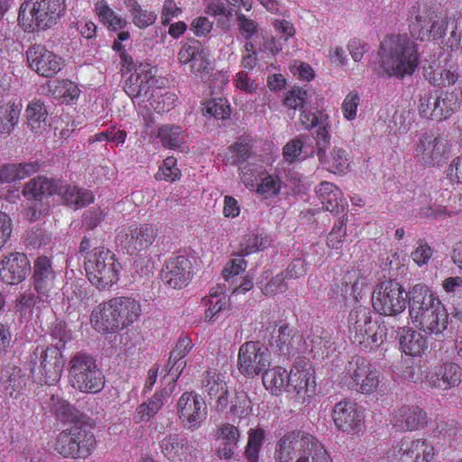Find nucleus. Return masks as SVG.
Returning a JSON list of instances; mask_svg holds the SVG:
<instances>
[{
	"instance_id": "nucleus-38",
	"label": "nucleus",
	"mask_w": 462,
	"mask_h": 462,
	"mask_svg": "<svg viewBox=\"0 0 462 462\" xmlns=\"http://www.w3.org/2000/svg\"><path fill=\"white\" fill-rule=\"evenodd\" d=\"M399 343L406 355L420 356L426 347L423 336L411 328H403L399 337Z\"/></svg>"
},
{
	"instance_id": "nucleus-49",
	"label": "nucleus",
	"mask_w": 462,
	"mask_h": 462,
	"mask_svg": "<svg viewBox=\"0 0 462 462\" xmlns=\"http://www.w3.org/2000/svg\"><path fill=\"white\" fill-rule=\"evenodd\" d=\"M171 393V389H162L155 393L147 402L142 403L137 409L142 420H148L153 417L161 410Z\"/></svg>"
},
{
	"instance_id": "nucleus-40",
	"label": "nucleus",
	"mask_w": 462,
	"mask_h": 462,
	"mask_svg": "<svg viewBox=\"0 0 462 462\" xmlns=\"http://www.w3.org/2000/svg\"><path fill=\"white\" fill-rule=\"evenodd\" d=\"M22 110V104H0V134L8 135L17 125Z\"/></svg>"
},
{
	"instance_id": "nucleus-58",
	"label": "nucleus",
	"mask_w": 462,
	"mask_h": 462,
	"mask_svg": "<svg viewBox=\"0 0 462 462\" xmlns=\"http://www.w3.org/2000/svg\"><path fill=\"white\" fill-rule=\"evenodd\" d=\"M347 218L341 217L335 224L327 238V245L330 248H339L346 237Z\"/></svg>"
},
{
	"instance_id": "nucleus-42",
	"label": "nucleus",
	"mask_w": 462,
	"mask_h": 462,
	"mask_svg": "<svg viewBox=\"0 0 462 462\" xmlns=\"http://www.w3.org/2000/svg\"><path fill=\"white\" fill-rule=\"evenodd\" d=\"M263 383L267 390H270L273 394L279 395L282 389L286 390V383L289 374L286 369L276 366L272 369L269 367L262 373Z\"/></svg>"
},
{
	"instance_id": "nucleus-24",
	"label": "nucleus",
	"mask_w": 462,
	"mask_h": 462,
	"mask_svg": "<svg viewBox=\"0 0 462 462\" xmlns=\"http://www.w3.org/2000/svg\"><path fill=\"white\" fill-rule=\"evenodd\" d=\"M56 273L52 268L51 262L47 256L38 257L33 263V273L31 278L32 288L39 294L50 297L54 288Z\"/></svg>"
},
{
	"instance_id": "nucleus-43",
	"label": "nucleus",
	"mask_w": 462,
	"mask_h": 462,
	"mask_svg": "<svg viewBox=\"0 0 462 462\" xmlns=\"http://www.w3.org/2000/svg\"><path fill=\"white\" fill-rule=\"evenodd\" d=\"M158 137L163 146L170 149H180L186 152L188 147L183 144V131L179 125H163L158 130Z\"/></svg>"
},
{
	"instance_id": "nucleus-29",
	"label": "nucleus",
	"mask_w": 462,
	"mask_h": 462,
	"mask_svg": "<svg viewBox=\"0 0 462 462\" xmlns=\"http://www.w3.org/2000/svg\"><path fill=\"white\" fill-rule=\"evenodd\" d=\"M160 446L162 454L172 462H184L191 453L188 439L179 434L165 436Z\"/></svg>"
},
{
	"instance_id": "nucleus-36",
	"label": "nucleus",
	"mask_w": 462,
	"mask_h": 462,
	"mask_svg": "<svg viewBox=\"0 0 462 462\" xmlns=\"http://www.w3.org/2000/svg\"><path fill=\"white\" fill-rule=\"evenodd\" d=\"M316 193L322 204L323 209L329 212H337L339 208H343L341 191L333 183L328 181L321 182L316 189Z\"/></svg>"
},
{
	"instance_id": "nucleus-17",
	"label": "nucleus",
	"mask_w": 462,
	"mask_h": 462,
	"mask_svg": "<svg viewBox=\"0 0 462 462\" xmlns=\"http://www.w3.org/2000/svg\"><path fill=\"white\" fill-rule=\"evenodd\" d=\"M313 435L300 430H293L281 437L274 447V462H293Z\"/></svg>"
},
{
	"instance_id": "nucleus-60",
	"label": "nucleus",
	"mask_w": 462,
	"mask_h": 462,
	"mask_svg": "<svg viewBox=\"0 0 462 462\" xmlns=\"http://www.w3.org/2000/svg\"><path fill=\"white\" fill-rule=\"evenodd\" d=\"M457 71L450 69H438L430 73V81L439 87L454 85L458 79Z\"/></svg>"
},
{
	"instance_id": "nucleus-54",
	"label": "nucleus",
	"mask_w": 462,
	"mask_h": 462,
	"mask_svg": "<svg viewBox=\"0 0 462 462\" xmlns=\"http://www.w3.org/2000/svg\"><path fill=\"white\" fill-rule=\"evenodd\" d=\"M78 86L70 80L63 79L59 81L52 89V95L60 98L63 103H70L77 99L79 96Z\"/></svg>"
},
{
	"instance_id": "nucleus-23",
	"label": "nucleus",
	"mask_w": 462,
	"mask_h": 462,
	"mask_svg": "<svg viewBox=\"0 0 462 462\" xmlns=\"http://www.w3.org/2000/svg\"><path fill=\"white\" fill-rule=\"evenodd\" d=\"M201 385L204 393L210 400H215L213 408L217 411H223L227 408L228 388L225 378L216 370L207 371L201 380Z\"/></svg>"
},
{
	"instance_id": "nucleus-10",
	"label": "nucleus",
	"mask_w": 462,
	"mask_h": 462,
	"mask_svg": "<svg viewBox=\"0 0 462 462\" xmlns=\"http://www.w3.org/2000/svg\"><path fill=\"white\" fill-rule=\"evenodd\" d=\"M408 296L409 292L398 282L393 280L384 281L373 292V307L381 315L395 316L405 310Z\"/></svg>"
},
{
	"instance_id": "nucleus-48",
	"label": "nucleus",
	"mask_w": 462,
	"mask_h": 462,
	"mask_svg": "<svg viewBox=\"0 0 462 462\" xmlns=\"http://www.w3.org/2000/svg\"><path fill=\"white\" fill-rule=\"evenodd\" d=\"M265 439V430L261 428L248 430V440L245 449L247 462H259V453Z\"/></svg>"
},
{
	"instance_id": "nucleus-45",
	"label": "nucleus",
	"mask_w": 462,
	"mask_h": 462,
	"mask_svg": "<svg viewBox=\"0 0 462 462\" xmlns=\"http://www.w3.org/2000/svg\"><path fill=\"white\" fill-rule=\"evenodd\" d=\"M295 462H332V460L321 442L313 436L312 440L301 449Z\"/></svg>"
},
{
	"instance_id": "nucleus-16",
	"label": "nucleus",
	"mask_w": 462,
	"mask_h": 462,
	"mask_svg": "<svg viewBox=\"0 0 462 462\" xmlns=\"http://www.w3.org/2000/svg\"><path fill=\"white\" fill-rule=\"evenodd\" d=\"M446 141L433 134H420L414 148V158L424 166H434L445 160Z\"/></svg>"
},
{
	"instance_id": "nucleus-55",
	"label": "nucleus",
	"mask_w": 462,
	"mask_h": 462,
	"mask_svg": "<svg viewBox=\"0 0 462 462\" xmlns=\"http://www.w3.org/2000/svg\"><path fill=\"white\" fill-rule=\"evenodd\" d=\"M51 240V235L41 226H32L24 236V243L26 246L32 248H40L47 245Z\"/></svg>"
},
{
	"instance_id": "nucleus-33",
	"label": "nucleus",
	"mask_w": 462,
	"mask_h": 462,
	"mask_svg": "<svg viewBox=\"0 0 462 462\" xmlns=\"http://www.w3.org/2000/svg\"><path fill=\"white\" fill-rule=\"evenodd\" d=\"M426 413L418 406L401 407L394 414L393 426L400 430H413L425 423Z\"/></svg>"
},
{
	"instance_id": "nucleus-41",
	"label": "nucleus",
	"mask_w": 462,
	"mask_h": 462,
	"mask_svg": "<svg viewBox=\"0 0 462 462\" xmlns=\"http://www.w3.org/2000/svg\"><path fill=\"white\" fill-rule=\"evenodd\" d=\"M285 278L282 273L273 276L270 270H265L259 277L257 286L264 295L273 296L286 291Z\"/></svg>"
},
{
	"instance_id": "nucleus-20",
	"label": "nucleus",
	"mask_w": 462,
	"mask_h": 462,
	"mask_svg": "<svg viewBox=\"0 0 462 462\" xmlns=\"http://www.w3.org/2000/svg\"><path fill=\"white\" fill-rule=\"evenodd\" d=\"M192 263L184 255L170 258L162 270V281L173 289L186 287L191 280Z\"/></svg>"
},
{
	"instance_id": "nucleus-18",
	"label": "nucleus",
	"mask_w": 462,
	"mask_h": 462,
	"mask_svg": "<svg viewBox=\"0 0 462 462\" xmlns=\"http://www.w3.org/2000/svg\"><path fill=\"white\" fill-rule=\"evenodd\" d=\"M30 68L42 77L51 78L61 69V58L42 45H33L26 51Z\"/></svg>"
},
{
	"instance_id": "nucleus-63",
	"label": "nucleus",
	"mask_w": 462,
	"mask_h": 462,
	"mask_svg": "<svg viewBox=\"0 0 462 462\" xmlns=\"http://www.w3.org/2000/svg\"><path fill=\"white\" fill-rule=\"evenodd\" d=\"M281 180L278 177L267 175L262 179L261 183L257 186V193L263 195L265 199L272 198L280 193Z\"/></svg>"
},
{
	"instance_id": "nucleus-44",
	"label": "nucleus",
	"mask_w": 462,
	"mask_h": 462,
	"mask_svg": "<svg viewBox=\"0 0 462 462\" xmlns=\"http://www.w3.org/2000/svg\"><path fill=\"white\" fill-rule=\"evenodd\" d=\"M372 314L369 308L359 305L354 308L348 316V325L351 339L353 336L361 335L365 328L372 324Z\"/></svg>"
},
{
	"instance_id": "nucleus-8",
	"label": "nucleus",
	"mask_w": 462,
	"mask_h": 462,
	"mask_svg": "<svg viewBox=\"0 0 462 462\" xmlns=\"http://www.w3.org/2000/svg\"><path fill=\"white\" fill-rule=\"evenodd\" d=\"M411 33L420 41L439 40L447 34L448 19L426 5L413 6L410 12Z\"/></svg>"
},
{
	"instance_id": "nucleus-15",
	"label": "nucleus",
	"mask_w": 462,
	"mask_h": 462,
	"mask_svg": "<svg viewBox=\"0 0 462 462\" xmlns=\"http://www.w3.org/2000/svg\"><path fill=\"white\" fill-rule=\"evenodd\" d=\"M177 413L182 426L193 431L206 419L207 406L199 395L186 392L178 401Z\"/></svg>"
},
{
	"instance_id": "nucleus-50",
	"label": "nucleus",
	"mask_w": 462,
	"mask_h": 462,
	"mask_svg": "<svg viewBox=\"0 0 462 462\" xmlns=\"http://www.w3.org/2000/svg\"><path fill=\"white\" fill-rule=\"evenodd\" d=\"M96 13L100 21L113 30H120L127 24L126 20L117 15L104 0L96 4Z\"/></svg>"
},
{
	"instance_id": "nucleus-4",
	"label": "nucleus",
	"mask_w": 462,
	"mask_h": 462,
	"mask_svg": "<svg viewBox=\"0 0 462 462\" xmlns=\"http://www.w3.org/2000/svg\"><path fill=\"white\" fill-rule=\"evenodd\" d=\"M66 11L65 0H24L18 23L24 31H45L55 26Z\"/></svg>"
},
{
	"instance_id": "nucleus-61",
	"label": "nucleus",
	"mask_w": 462,
	"mask_h": 462,
	"mask_svg": "<svg viewBox=\"0 0 462 462\" xmlns=\"http://www.w3.org/2000/svg\"><path fill=\"white\" fill-rule=\"evenodd\" d=\"M251 411V401L244 392L236 393L230 402L229 412L238 418L248 415Z\"/></svg>"
},
{
	"instance_id": "nucleus-1",
	"label": "nucleus",
	"mask_w": 462,
	"mask_h": 462,
	"mask_svg": "<svg viewBox=\"0 0 462 462\" xmlns=\"http://www.w3.org/2000/svg\"><path fill=\"white\" fill-rule=\"evenodd\" d=\"M409 314L412 324L427 335L446 336L448 313L442 302L423 284L409 291Z\"/></svg>"
},
{
	"instance_id": "nucleus-62",
	"label": "nucleus",
	"mask_w": 462,
	"mask_h": 462,
	"mask_svg": "<svg viewBox=\"0 0 462 462\" xmlns=\"http://www.w3.org/2000/svg\"><path fill=\"white\" fill-rule=\"evenodd\" d=\"M177 160L174 157L166 158L155 175L157 180L172 182L180 178V171L176 167Z\"/></svg>"
},
{
	"instance_id": "nucleus-5",
	"label": "nucleus",
	"mask_w": 462,
	"mask_h": 462,
	"mask_svg": "<svg viewBox=\"0 0 462 462\" xmlns=\"http://www.w3.org/2000/svg\"><path fill=\"white\" fill-rule=\"evenodd\" d=\"M69 382L83 393H97L105 386V376L93 356L77 352L68 365Z\"/></svg>"
},
{
	"instance_id": "nucleus-37",
	"label": "nucleus",
	"mask_w": 462,
	"mask_h": 462,
	"mask_svg": "<svg viewBox=\"0 0 462 462\" xmlns=\"http://www.w3.org/2000/svg\"><path fill=\"white\" fill-rule=\"evenodd\" d=\"M271 238L263 230H254L245 236L240 243L239 253L241 256L263 251L270 246Z\"/></svg>"
},
{
	"instance_id": "nucleus-25",
	"label": "nucleus",
	"mask_w": 462,
	"mask_h": 462,
	"mask_svg": "<svg viewBox=\"0 0 462 462\" xmlns=\"http://www.w3.org/2000/svg\"><path fill=\"white\" fill-rule=\"evenodd\" d=\"M29 375L20 366L7 364L0 370V383L5 393L17 398L25 390Z\"/></svg>"
},
{
	"instance_id": "nucleus-3",
	"label": "nucleus",
	"mask_w": 462,
	"mask_h": 462,
	"mask_svg": "<svg viewBox=\"0 0 462 462\" xmlns=\"http://www.w3.org/2000/svg\"><path fill=\"white\" fill-rule=\"evenodd\" d=\"M140 312L136 300L117 297L97 306L91 313V323L99 333L111 334L134 323Z\"/></svg>"
},
{
	"instance_id": "nucleus-13",
	"label": "nucleus",
	"mask_w": 462,
	"mask_h": 462,
	"mask_svg": "<svg viewBox=\"0 0 462 462\" xmlns=\"http://www.w3.org/2000/svg\"><path fill=\"white\" fill-rule=\"evenodd\" d=\"M260 324L259 332L263 338L267 340L280 355L288 356L296 330L287 322L277 321L271 313L261 315Z\"/></svg>"
},
{
	"instance_id": "nucleus-34",
	"label": "nucleus",
	"mask_w": 462,
	"mask_h": 462,
	"mask_svg": "<svg viewBox=\"0 0 462 462\" xmlns=\"http://www.w3.org/2000/svg\"><path fill=\"white\" fill-rule=\"evenodd\" d=\"M39 171L36 161L21 163H4L0 165V183H10L23 180Z\"/></svg>"
},
{
	"instance_id": "nucleus-35",
	"label": "nucleus",
	"mask_w": 462,
	"mask_h": 462,
	"mask_svg": "<svg viewBox=\"0 0 462 462\" xmlns=\"http://www.w3.org/2000/svg\"><path fill=\"white\" fill-rule=\"evenodd\" d=\"M64 200L65 204L75 209L83 208L94 200V196L90 190L79 189L77 186L66 184L61 180V187L57 191Z\"/></svg>"
},
{
	"instance_id": "nucleus-59",
	"label": "nucleus",
	"mask_w": 462,
	"mask_h": 462,
	"mask_svg": "<svg viewBox=\"0 0 462 462\" xmlns=\"http://www.w3.org/2000/svg\"><path fill=\"white\" fill-rule=\"evenodd\" d=\"M207 115L217 119H226L230 116V108L227 100L224 98L211 99L205 104Z\"/></svg>"
},
{
	"instance_id": "nucleus-47",
	"label": "nucleus",
	"mask_w": 462,
	"mask_h": 462,
	"mask_svg": "<svg viewBox=\"0 0 462 462\" xmlns=\"http://www.w3.org/2000/svg\"><path fill=\"white\" fill-rule=\"evenodd\" d=\"M322 165L333 173H344L349 168V155L347 152L341 148L335 146L330 152L329 156L326 154V161L319 162Z\"/></svg>"
},
{
	"instance_id": "nucleus-39",
	"label": "nucleus",
	"mask_w": 462,
	"mask_h": 462,
	"mask_svg": "<svg viewBox=\"0 0 462 462\" xmlns=\"http://www.w3.org/2000/svg\"><path fill=\"white\" fill-rule=\"evenodd\" d=\"M436 121L448 118L459 107L457 95L454 92H444L437 90L436 96Z\"/></svg>"
},
{
	"instance_id": "nucleus-12",
	"label": "nucleus",
	"mask_w": 462,
	"mask_h": 462,
	"mask_svg": "<svg viewBox=\"0 0 462 462\" xmlns=\"http://www.w3.org/2000/svg\"><path fill=\"white\" fill-rule=\"evenodd\" d=\"M348 386L364 394L373 393L379 383V372L366 359L354 356L346 367Z\"/></svg>"
},
{
	"instance_id": "nucleus-6",
	"label": "nucleus",
	"mask_w": 462,
	"mask_h": 462,
	"mask_svg": "<svg viewBox=\"0 0 462 462\" xmlns=\"http://www.w3.org/2000/svg\"><path fill=\"white\" fill-rule=\"evenodd\" d=\"M85 270L89 282L97 289L105 290L118 281L121 265L112 251L99 246L87 252Z\"/></svg>"
},
{
	"instance_id": "nucleus-7",
	"label": "nucleus",
	"mask_w": 462,
	"mask_h": 462,
	"mask_svg": "<svg viewBox=\"0 0 462 462\" xmlns=\"http://www.w3.org/2000/svg\"><path fill=\"white\" fill-rule=\"evenodd\" d=\"M64 365L62 351L57 346H37L28 357L31 373L41 374L42 380L49 385L60 379Z\"/></svg>"
},
{
	"instance_id": "nucleus-57",
	"label": "nucleus",
	"mask_w": 462,
	"mask_h": 462,
	"mask_svg": "<svg viewBox=\"0 0 462 462\" xmlns=\"http://www.w3.org/2000/svg\"><path fill=\"white\" fill-rule=\"evenodd\" d=\"M50 337L51 343L49 346H60V351H62L67 342L71 338L66 323L60 320H57L51 324L50 328Z\"/></svg>"
},
{
	"instance_id": "nucleus-26",
	"label": "nucleus",
	"mask_w": 462,
	"mask_h": 462,
	"mask_svg": "<svg viewBox=\"0 0 462 462\" xmlns=\"http://www.w3.org/2000/svg\"><path fill=\"white\" fill-rule=\"evenodd\" d=\"M215 436L220 441L216 449L217 457L220 459L232 458L241 437L238 428L230 423H224L218 427Z\"/></svg>"
},
{
	"instance_id": "nucleus-11",
	"label": "nucleus",
	"mask_w": 462,
	"mask_h": 462,
	"mask_svg": "<svg viewBox=\"0 0 462 462\" xmlns=\"http://www.w3.org/2000/svg\"><path fill=\"white\" fill-rule=\"evenodd\" d=\"M271 365L269 349L259 341L244 343L238 352V370L245 377L253 378L265 371Z\"/></svg>"
},
{
	"instance_id": "nucleus-19",
	"label": "nucleus",
	"mask_w": 462,
	"mask_h": 462,
	"mask_svg": "<svg viewBox=\"0 0 462 462\" xmlns=\"http://www.w3.org/2000/svg\"><path fill=\"white\" fill-rule=\"evenodd\" d=\"M30 271V261L23 253L13 252L0 260V279L7 284L23 282Z\"/></svg>"
},
{
	"instance_id": "nucleus-27",
	"label": "nucleus",
	"mask_w": 462,
	"mask_h": 462,
	"mask_svg": "<svg viewBox=\"0 0 462 462\" xmlns=\"http://www.w3.org/2000/svg\"><path fill=\"white\" fill-rule=\"evenodd\" d=\"M61 187L59 179L37 176L30 180L23 187V195L27 199L41 200L44 196H52Z\"/></svg>"
},
{
	"instance_id": "nucleus-46",
	"label": "nucleus",
	"mask_w": 462,
	"mask_h": 462,
	"mask_svg": "<svg viewBox=\"0 0 462 462\" xmlns=\"http://www.w3.org/2000/svg\"><path fill=\"white\" fill-rule=\"evenodd\" d=\"M192 344L189 337H180L174 349L171 352L169 362L166 367L169 365V373H180L186 365V361L183 360L185 356L191 350Z\"/></svg>"
},
{
	"instance_id": "nucleus-64",
	"label": "nucleus",
	"mask_w": 462,
	"mask_h": 462,
	"mask_svg": "<svg viewBox=\"0 0 462 462\" xmlns=\"http://www.w3.org/2000/svg\"><path fill=\"white\" fill-rule=\"evenodd\" d=\"M436 96L437 90L426 92L420 98L419 112L420 115L427 119L435 120L434 114H436Z\"/></svg>"
},
{
	"instance_id": "nucleus-2",
	"label": "nucleus",
	"mask_w": 462,
	"mask_h": 462,
	"mask_svg": "<svg viewBox=\"0 0 462 462\" xmlns=\"http://www.w3.org/2000/svg\"><path fill=\"white\" fill-rule=\"evenodd\" d=\"M418 44L405 34L385 36L378 51L379 69L389 78L411 76L419 65Z\"/></svg>"
},
{
	"instance_id": "nucleus-28",
	"label": "nucleus",
	"mask_w": 462,
	"mask_h": 462,
	"mask_svg": "<svg viewBox=\"0 0 462 462\" xmlns=\"http://www.w3.org/2000/svg\"><path fill=\"white\" fill-rule=\"evenodd\" d=\"M399 452L403 462H429L434 456V448L425 439H402Z\"/></svg>"
},
{
	"instance_id": "nucleus-56",
	"label": "nucleus",
	"mask_w": 462,
	"mask_h": 462,
	"mask_svg": "<svg viewBox=\"0 0 462 462\" xmlns=\"http://www.w3.org/2000/svg\"><path fill=\"white\" fill-rule=\"evenodd\" d=\"M309 141H310V136L300 134L299 137L287 143L282 151L284 160L289 163L295 162L302 152L303 145Z\"/></svg>"
},
{
	"instance_id": "nucleus-30",
	"label": "nucleus",
	"mask_w": 462,
	"mask_h": 462,
	"mask_svg": "<svg viewBox=\"0 0 462 462\" xmlns=\"http://www.w3.org/2000/svg\"><path fill=\"white\" fill-rule=\"evenodd\" d=\"M47 294H39L33 288H28L17 295L14 309L21 317H31L33 310H41L49 300Z\"/></svg>"
},
{
	"instance_id": "nucleus-22",
	"label": "nucleus",
	"mask_w": 462,
	"mask_h": 462,
	"mask_svg": "<svg viewBox=\"0 0 462 462\" xmlns=\"http://www.w3.org/2000/svg\"><path fill=\"white\" fill-rule=\"evenodd\" d=\"M314 373L310 368L293 366L288 375L286 392L294 394L298 402H303L315 391Z\"/></svg>"
},
{
	"instance_id": "nucleus-51",
	"label": "nucleus",
	"mask_w": 462,
	"mask_h": 462,
	"mask_svg": "<svg viewBox=\"0 0 462 462\" xmlns=\"http://www.w3.org/2000/svg\"><path fill=\"white\" fill-rule=\"evenodd\" d=\"M96 13L100 21L113 30H120L127 24L126 20L117 15L104 0L96 4Z\"/></svg>"
},
{
	"instance_id": "nucleus-14",
	"label": "nucleus",
	"mask_w": 462,
	"mask_h": 462,
	"mask_svg": "<svg viewBox=\"0 0 462 462\" xmlns=\"http://www.w3.org/2000/svg\"><path fill=\"white\" fill-rule=\"evenodd\" d=\"M157 229L149 224L131 226L123 229L116 236L117 243L129 254H136L152 245Z\"/></svg>"
},
{
	"instance_id": "nucleus-21",
	"label": "nucleus",
	"mask_w": 462,
	"mask_h": 462,
	"mask_svg": "<svg viewBox=\"0 0 462 462\" xmlns=\"http://www.w3.org/2000/svg\"><path fill=\"white\" fill-rule=\"evenodd\" d=\"M333 420L337 429L356 434L362 430L364 417L356 404L348 401L337 402L333 409Z\"/></svg>"
},
{
	"instance_id": "nucleus-53",
	"label": "nucleus",
	"mask_w": 462,
	"mask_h": 462,
	"mask_svg": "<svg viewBox=\"0 0 462 462\" xmlns=\"http://www.w3.org/2000/svg\"><path fill=\"white\" fill-rule=\"evenodd\" d=\"M28 124L32 129H38L42 124L46 122L48 111L42 101L39 99L32 100L25 110Z\"/></svg>"
},
{
	"instance_id": "nucleus-9",
	"label": "nucleus",
	"mask_w": 462,
	"mask_h": 462,
	"mask_svg": "<svg viewBox=\"0 0 462 462\" xmlns=\"http://www.w3.org/2000/svg\"><path fill=\"white\" fill-rule=\"evenodd\" d=\"M95 445V436L88 425H72L58 435L55 449L65 457H85Z\"/></svg>"
},
{
	"instance_id": "nucleus-31",
	"label": "nucleus",
	"mask_w": 462,
	"mask_h": 462,
	"mask_svg": "<svg viewBox=\"0 0 462 462\" xmlns=\"http://www.w3.org/2000/svg\"><path fill=\"white\" fill-rule=\"evenodd\" d=\"M462 380V369L455 363H447L430 375V383L443 390L457 385Z\"/></svg>"
},
{
	"instance_id": "nucleus-52",
	"label": "nucleus",
	"mask_w": 462,
	"mask_h": 462,
	"mask_svg": "<svg viewBox=\"0 0 462 462\" xmlns=\"http://www.w3.org/2000/svg\"><path fill=\"white\" fill-rule=\"evenodd\" d=\"M367 283L368 280L364 273H362L359 268L353 267L351 270L347 271L344 276L345 291L342 292V295L346 297V294L348 292V287L350 286L351 294H354L355 298H357V295L362 292Z\"/></svg>"
},
{
	"instance_id": "nucleus-32",
	"label": "nucleus",
	"mask_w": 462,
	"mask_h": 462,
	"mask_svg": "<svg viewBox=\"0 0 462 462\" xmlns=\"http://www.w3.org/2000/svg\"><path fill=\"white\" fill-rule=\"evenodd\" d=\"M50 411L63 422H69L73 425H85L86 415L76 409L67 401L55 395H51L48 402Z\"/></svg>"
}]
</instances>
